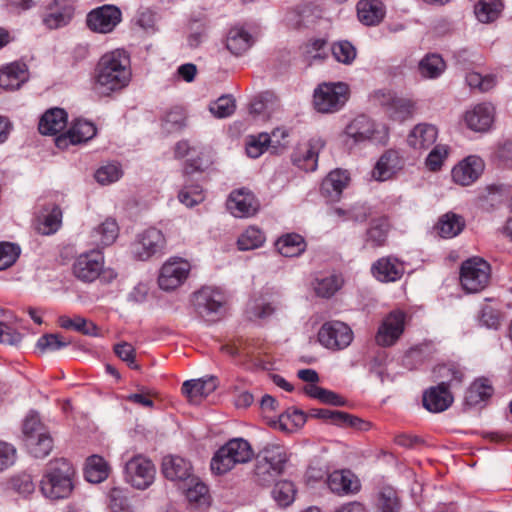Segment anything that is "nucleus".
Instances as JSON below:
<instances>
[{
    "instance_id": "nucleus-55",
    "label": "nucleus",
    "mask_w": 512,
    "mask_h": 512,
    "mask_svg": "<svg viewBox=\"0 0 512 512\" xmlns=\"http://www.w3.org/2000/svg\"><path fill=\"white\" fill-rule=\"evenodd\" d=\"M434 375L441 382H446L447 389L453 382L460 383L464 377L461 368L455 364H442L434 368Z\"/></svg>"
},
{
    "instance_id": "nucleus-8",
    "label": "nucleus",
    "mask_w": 512,
    "mask_h": 512,
    "mask_svg": "<svg viewBox=\"0 0 512 512\" xmlns=\"http://www.w3.org/2000/svg\"><path fill=\"white\" fill-rule=\"evenodd\" d=\"M124 475L134 488L144 490L154 482L156 468L149 458L139 454L126 462Z\"/></svg>"
},
{
    "instance_id": "nucleus-36",
    "label": "nucleus",
    "mask_w": 512,
    "mask_h": 512,
    "mask_svg": "<svg viewBox=\"0 0 512 512\" xmlns=\"http://www.w3.org/2000/svg\"><path fill=\"white\" fill-rule=\"evenodd\" d=\"M67 125V113L61 108H52L46 111L40 119L39 131L44 135H54L62 131Z\"/></svg>"
},
{
    "instance_id": "nucleus-58",
    "label": "nucleus",
    "mask_w": 512,
    "mask_h": 512,
    "mask_svg": "<svg viewBox=\"0 0 512 512\" xmlns=\"http://www.w3.org/2000/svg\"><path fill=\"white\" fill-rule=\"evenodd\" d=\"M449 147L444 144L436 145L427 155L425 165L431 172H437L441 170L445 160L449 155Z\"/></svg>"
},
{
    "instance_id": "nucleus-39",
    "label": "nucleus",
    "mask_w": 512,
    "mask_h": 512,
    "mask_svg": "<svg viewBox=\"0 0 512 512\" xmlns=\"http://www.w3.org/2000/svg\"><path fill=\"white\" fill-rule=\"evenodd\" d=\"M110 473L108 462L99 455L87 458L84 468L85 479L90 483H100L107 479Z\"/></svg>"
},
{
    "instance_id": "nucleus-5",
    "label": "nucleus",
    "mask_w": 512,
    "mask_h": 512,
    "mask_svg": "<svg viewBox=\"0 0 512 512\" xmlns=\"http://www.w3.org/2000/svg\"><path fill=\"white\" fill-rule=\"evenodd\" d=\"M350 89L344 82H323L313 93V106L319 113H335L349 99Z\"/></svg>"
},
{
    "instance_id": "nucleus-59",
    "label": "nucleus",
    "mask_w": 512,
    "mask_h": 512,
    "mask_svg": "<svg viewBox=\"0 0 512 512\" xmlns=\"http://www.w3.org/2000/svg\"><path fill=\"white\" fill-rule=\"evenodd\" d=\"M10 487L23 497H28L35 491V484L32 476L28 473L15 475L10 479Z\"/></svg>"
},
{
    "instance_id": "nucleus-34",
    "label": "nucleus",
    "mask_w": 512,
    "mask_h": 512,
    "mask_svg": "<svg viewBox=\"0 0 512 512\" xmlns=\"http://www.w3.org/2000/svg\"><path fill=\"white\" fill-rule=\"evenodd\" d=\"M28 79L27 67L14 62L0 69V87L6 90L18 89Z\"/></svg>"
},
{
    "instance_id": "nucleus-13",
    "label": "nucleus",
    "mask_w": 512,
    "mask_h": 512,
    "mask_svg": "<svg viewBox=\"0 0 512 512\" xmlns=\"http://www.w3.org/2000/svg\"><path fill=\"white\" fill-rule=\"evenodd\" d=\"M193 305L201 317L219 314L226 303L224 292L216 287L205 286L193 294Z\"/></svg>"
},
{
    "instance_id": "nucleus-12",
    "label": "nucleus",
    "mask_w": 512,
    "mask_h": 512,
    "mask_svg": "<svg viewBox=\"0 0 512 512\" xmlns=\"http://www.w3.org/2000/svg\"><path fill=\"white\" fill-rule=\"evenodd\" d=\"M407 315L401 310L390 312L381 322L375 341L382 347L394 345L404 332Z\"/></svg>"
},
{
    "instance_id": "nucleus-46",
    "label": "nucleus",
    "mask_w": 512,
    "mask_h": 512,
    "mask_svg": "<svg viewBox=\"0 0 512 512\" xmlns=\"http://www.w3.org/2000/svg\"><path fill=\"white\" fill-rule=\"evenodd\" d=\"M445 62L438 54H429L419 63V72L425 78H437L445 70Z\"/></svg>"
},
{
    "instance_id": "nucleus-56",
    "label": "nucleus",
    "mask_w": 512,
    "mask_h": 512,
    "mask_svg": "<svg viewBox=\"0 0 512 512\" xmlns=\"http://www.w3.org/2000/svg\"><path fill=\"white\" fill-rule=\"evenodd\" d=\"M208 26V20L205 15L198 18H191L189 22L188 44L190 47H197L202 42Z\"/></svg>"
},
{
    "instance_id": "nucleus-15",
    "label": "nucleus",
    "mask_w": 512,
    "mask_h": 512,
    "mask_svg": "<svg viewBox=\"0 0 512 512\" xmlns=\"http://www.w3.org/2000/svg\"><path fill=\"white\" fill-rule=\"evenodd\" d=\"M121 11L113 5H104L87 15V25L95 32L110 33L121 21Z\"/></svg>"
},
{
    "instance_id": "nucleus-52",
    "label": "nucleus",
    "mask_w": 512,
    "mask_h": 512,
    "mask_svg": "<svg viewBox=\"0 0 512 512\" xmlns=\"http://www.w3.org/2000/svg\"><path fill=\"white\" fill-rule=\"evenodd\" d=\"M122 175L121 165L118 162H109L96 170L95 179L101 185H109L118 181Z\"/></svg>"
},
{
    "instance_id": "nucleus-42",
    "label": "nucleus",
    "mask_w": 512,
    "mask_h": 512,
    "mask_svg": "<svg viewBox=\"0 0 512 512\" xmlns=\"http://www.w3.org/2000/svg\"><path fill=\"white\" fill-rule=\"evenodd\" d=\"M25 446L33 457L44 458L51 452L53 440L48 432H40L25 439Z\"/></svg>"
},
{
    "instance_id": "nucleus-29",
    "label": "nucleus",
    "mask_w": 512,
    "mask_h": 512,
    "mask_svg": "<svg viewBox=\"0 0 512 512\" xmlns=\"http://www.w3.org/2000/svg\"><path fill=\"white\" fill-rule=\"evenodd\" d=\"M327 486L337 495L355 493L360 488L358 478L350 470H336L327 477Z\"/></svg>"
},
{
    "instance_id": "nucleus-17",
    "label": "nucleus",
    "mask_w": 512,
    "mask_h": 512,
    "mask_svg": "<svg viewBox=\"0 0 512 512\" xmlns=\"http://www.w3.org/2000/svg\"><path fill=\"white\" fill-rule=\"evenodd\" d=\"M323 147L324 142L320 138H312L299 144L292 154L293 164L306 172L315 171L318 164V155Z\"/></svg>"
},
{
    "instance_id": "nucleus-20",
    "label": "nucleus",
    "mask_w": 512,
    "mask_h": 512,
    "mask_svg": "<svg viewBox=\"0 0 512 512\" xmlns=\"http://www.w3.org/2000/svg\"><path fill=\"white\" fill-rule=\"evenodd\" d=\"M162 473L165 478L180 486L195 476L191 462L177 455H168L163 458Z\"/></svg>"
},
{
    "instance_id": "nucleus-30",
    "label": "nucleus",
    "mask_w": 512,
    "mask_h": 512,
    "mask_svg": "<svg viewBox=\"0 0 512 512\" xmlns=\"http://www.w3.org/2000/svg\"><path fill=\"white\" fill-rule=\"evenodd\" d=\"M183 489L188 505L191 509H206L210 505V496L207 486L196 476L180 486Z\"/></svg>"
},
{
    "instance_id": "nucleus-61",
    "label": "nucleus",
    "mask_w": 512,
    "mask_h": 512,
    "mask_svg": "<svg viewBox=\"0 0 512 512\" xmlns=\"http://www.w3.org/2000/svg\"><path fill=\"white\" fill-rule=\"evenodd\" d=\"M20 255L19 246L9 243H0V270H5L12 266Z\"/></svg>"
},
{
    "instance_id": "nucleus-51",
    "label": "nucleus",
    "mask_w": 512,
    "mask_h": 512,
    "mask_svg": "<svg viewBox=\"0 0 512 512\" xmlns=\"http://www.w3.org/2000/svg\"><path fill=\"white\" fill-rule=\"evenodd\" d=\"M306 422L305 414L297 409H288L279 416V427L285 432H293Z\"/></svg>"
},
{
    "instance_id": "nucleus-62",
    "label": "nucleus",
    "mask_w": 512,
    "mask_h": 512,
    "mask_svg": "<svg viewBox=\"0 0 512 512\" xmlns=\"http://www.w3.org/2000/svg\"><path fill=\"white\" fill-rule=\"evenodd\" d=\"M466 82L470 88L486 92L494 87L495 78L492 75L482 76L477 72H470L466 75Z\"/></svg>"
},
{
    "instance_id": "nucleus-41",
    "label": "nucleus",
    "mask_w": 512,
    "mask_h": 512,
    "mask_svg": "<svg viewBox=\"0 0 512 512\" xmlns=\"http://www.w3.org/2000/svg\"><path fill=\"white\" fill-rule=\"evenodd\" d=\"M493 394V387L486 378L475 380L465 394L467 404L476 406L490 398Z\"/></svg>"
},
{
    "instance_id": "nucleus-64",
    "label": "nucleus",
    "mask_w": 512,
    "mask_h": 512,
    "mask_svg": "<svg viewBox=\"0 0 512 512\" xmlns=\"http://www.w3.org/2000/svg\"><path fill=\"white\" fill-rule=\"evenodd\" d=\"M179 201L188 207L200 203L204 196L200 186L184 187L178 194Z\"/></svg>"
},
{
    "instance_id": "nucleus-35",
    "label": "nucleus",
    "mask_w": 512,
    "mask_h": 512,
    "mask_svg": "<svg viewBox=\"0 0 512 512\" xmlns=\"http://www.w3.org/2000/svg\"><path fill=\"white\" fill-rule=\"evenodd\" d=\"M349 180L347 171L341 169L331 171L322 182L321 192L325 197L336 200L347 187Z\"/></svg>"
},
{
    "instance_id": "nucleus-57",
    "label": "nucleus",
    "mask_w": 512,
    "mask_h": 512,
    "mask_svg": "<svg viewBox=\"0 0 512 512\" xmlns=\"http://www.w3.org/2000/svg\"><path fill=\"white\" fill-rule=\"evenodd\" d=\"M331 51L336 61L346 65L351 64L357 55L356 48L346 40L335 42Z\"/></svg>"
},
{
    "instance_id": "nucleus-43",
    "label": "nucleus",
    "mask_w": 512,
    "mask_h": 512,
    "mask_svg": "<svg viewBox=\"0 0 512 512\" xmlns=\"http://www.w3.org/2000/svg\"><path fill=\"white\" fill-rule=\"evenodd\" d=\"M464 226L465 222L461 216L447 213L439 219L436 229L441 237L453 238L463 230Z\"/></svg>"
},
{
    "instance_id": "nucleus-53",
    "label": "nucleus",
    "mask_w": 512,
    "mask_h": 512,
    "mask_svg": "<svg viewBox=\"0 0 512 512\" xmlns=\"http://www.w3.org/2000/svg\"><path fill=\"white\" fill-rule=\"evenodd\" d=\"M296 489L292 482L284 480L276 483L272 490V497L279 506H289L295 498Z\"/></svg>"
},
{
    "instance_id": "nucleus-26",
    "label": "nucleus",
    "mask_w": 512,
    "mask_h": 512,
    "mask_svg": "<svg viewBox=\"0 0 512 512\" xmlns=\"http://www.w3.org/2000/svg\"><path fill=\"white\" fill-rule=\"evenodd\" d=\"M47 204L48 203L44 198H40L37 202V207L42 208V210L38 212L37 216V229L43 235L55 233L62 223L61 209L55 204H52L51 207H46Z\"/></svg>"
},
{
    "instance_id": "nucleus-54",
    "label": "nucleus",
    "mask_w": 512,
    "mask_h": 512,
    "mask_svg": "<svg viewBox=\"0 0 512 512\" xmlns=\"http://www.w3.org/2000/svg\"><path fill=\"white\" fill-rule=\"evenodd\" d=\"M269 134L260 133L258 135H249L245 141L246 153L250 158H258L265 151L269 150Z\"/></svg>"
},
{
    "instance_id": "nucleus-9",
    "label": "nucleus",
    "mask_w": 512,
    "mask_h": 512,
    "mask_svg": "<svg viewBox=\"0 0 512 512\" xmlns=\"http://www.w3.org/2000/svg\"><path fill=\"white\" fill-rule=\"evenodd\" d=\"M190 271L189 261L180 257H171L159 270L158 285L164 291H173L185 283Z\"/></svg>"
},
{
    "instance_id": "nucleus-31",
    "label": "nucleus",
    "mask_w": 512,
    "mask_h": 512,
    "mask_svg": "<svg viewBox=\"0 0 512 512\" xmlns=\"http://www.w3.org/2000/svg\"><path fill=\"white\" fill-rule=\"evenodd\" d=\"M356 9L359 21L365 26L379 25L386 15V7L381 0H360Z\"/></svg>"
},
{
    "instance_id": "nucleus-4",
    "label": "nucleus",
    "mask_w": 512,
    "mask_h": 512,
    "mask_svg": "<svg viewBox=\"0 0 512 512\" xmlns=\"http://www.w3.org/2000/svg\"><path fill=\"white\" fill-rule=\"evenodd\" d=\"M254 455L250 443L243 438H233L220 447L211 460V471L223 475L237 464L249 462Z\"/></svg>"
},
{
    "instance_id": "nucleus-16",
    "label": "nucleus",
    "mask_w": 512,
    "mask_h": 512,
    "mask_svg": "<svg viewBox=\"0 0 512 512\" xmlns=\"http://www.w3.org/2000/svg\"><path fill=\"white\" fill-rule=\"evenodd\" d=\"M228 211L238 218L253 216L259 209V203L254 194L246 189L233 190L226 202Z\"/></svg>"
},
{
    "instance_id": "nucleus-45",
    "label": "nucleus",
    "mask_w": 512,
    "mask_h": 512,
    "mask_svg": "<svg viewBox=\"0 0 512 512\" xmlns=\"http://www.w3.org/2000/svg\"><path fill=\"white\" fill-rule=\"evenodd\" d=\"M264 242V233L259 228L250 226L238 237L237 247L241 251L253 250L261 247Z\"/></svg>"
},
{
    "instance_id": "nucleus-22",
    "label": "nucleus",
    "mask_w": 512,
    "mask_h": 512,
    "mask_svg": "<svg viewBox=\"0 0 512 512\" xmlns=\"http://www.w3.org/2000/svg\"><path fill=\"white\" fill-rule=\"evenodd\" d=\"M495 117V109L490 103H479L464 114L466 126L475 132L488 131Z\"/></svg>"
},
{
    "instance_id": "nucleus-19",
    "label": "nucleus",
    "mask_w": 512,
    "mask_h": 512,
    "mask_svg": "<svg viewBox=\"0 0 512 512\" xmlns=\"http://www.w3.org/2000/svg\"><path fill=\"white\" fill-rule=\"evenodd\" d=\"M97 128L93 122L85 119L75 120L68 131L56 139L57 147L64 149L69 144L86 143L96 136Z\"/></svg>"
},
{
    "instance_id": "nucleus-18",
    "label": "nucleus",
    "mask_w": 512,
    "mask_h": 512,
    "mask_svg": "<svg viewBox=\"0 0 512 512\" xmlns=\"http://www.w3.org/2000/svg\"><path fill=\"white\" fill-rule=\"evenodd\" d=\"M484 167V161L479 156L470 155L453 167L451 176L456 184L469 186L480 177Z\"/></svg>"
},
{
    "instance_id": "nucleus-37",
    "label": "nucleus",
    "mask_w": 512,
    "mask_h": 512,
    "mask_svg": "<svg viewBox=\"0 0 512 512\" xmlns=\"http://www.w3.org/2000/svg\"><path fill=\"white\" fill-rule=\"evenodd\" d=\"M252 35L242 26L232 27L226 37V48L234 55H242L253 45Z\"/></svg>"
},
{
    "instance_id": "nucleus-48",
    "label": "nucleus",
    "mask_w": 512,
    "mask_h": 512,
    "mask_svg": "<svg viewBox=\"0 0 512 512\" xmlns=\"http://www.w3.org/2000/svg\"><path fill=\"white\" fill-rule=\"evenodd\" d=\"M343 285V278L340 275L332 274L316 279L314 284L315 293L319 297L330 298Z\"/></svg>"
},
{
    "instance_id": "nucleus-24",
    "label": "nucleus",
    "mask_w": 512,
    "mask_h": 512,
    "mask_svg": "<svg viewBox=\"0 0 512 512\" xmlns=\"http://www.w3.org/2000/svg\"><path fill=\"white\" fill-rule=\"evenodd\" d=\"M375 97L379 98L382 105H386L390 117L398 121H404L415 111V103L408 98L392 96L390 92H376Z\"/></svg>"
},
{
    "instance_id": "nucleus-63",
    "label": "nucleus",
    "mask_w": 512,
    "mask_h": 512,
    "mask_svg": "<svg viewBox=\"0 0 512 512\" xmlns=\"http://www.w3.org/2000/svg\"><path fill=\"white\" fill-rule=\"evenodd\" d=\"M288 131L284 128H276L269 135V151L273 154L281 153L288 144Z\"/></svg>"
},
{
    "instance_id": "nucleus-28",
    "label": "nucleus",
    "mask_w": 512,
    "mask_h": 512,
    "mask_svg": "<svg viewBox=\"0 0 512 512\" xmlns=\"http://www.w3.org/2000/svg\"><path fill=\"white\" fill-rule=\"evenodd\" d=\"M438 129L429 123H419L413 127L407 136L409 147L416 151H425L437 140Z\"/></svg>"
},
{
    "instance_id": "nucleus-40",
    "label": "nucleus",
    "mask_w": 512,
    "mask_h": 512,
    "mask_svg": "<svg viewBox=\"0 0 512 512\" xmlns=\"http://www.w3.org/2000/svg\"><path fill=\"white\" fill-rule=\"evenodd\" d=\"M275 246L284 257H297L305 251L306 242L300 234L289 233L280 237Z\"/></svg>"
},
{
    "instance_id": "nucleus-21",
    "label": "nucleus",
    "mask_w": 512,
    "mask_h": 512,
    "mask_svg": "<svg viewBox=\"0 0 512 512\" xmlns=\"http://www.w3.org/2000/svg\"><path fill=\"white\" fill-rule=\"evenodd\" d=\"M371 273L380 282H396L404 275L405 264L393 256L382 257L372 264Z\"/></svg>"
},
{
    "instance_id": "nucleus-60",
    "label": "nucleus",
    "mask_w": 512,
    "mask_h": 512,
    "mask_svg": "<svg viewBox=\"0 0 512 512\" xmlns=\"http://www.w3.org/2000/svg\"><path fill=\"white\" fill-rule=\"evenodd\" d=\"M235 108V101L231 96H221L209 106L210 112L217 118L229 117Z\"/></svg>"
},
{
    "instance_id": "nucleus-3",
    "label": "nucleus",
    "mask_w": 512,
    "mask_h": 512,
    "mask_svg": "<svg viewBox=\"0 0 512 512\" xmlns=\"http://www.w3.org/2000/svg\"><path fill=\"white\" fill-rule=\"evenodd\" d=\"M289 459L287 448L279 443H268L259 452L255 465L256 481L267 485L275 480L285 468Z\"/></svg>"
},
{
    "instance_id": "nucleus-49",
    "label": "nucleus",
    "mask_w": 512,
    "mask_h": 512,
    "mask_svg": "<svg viewBox=\"0 0 512 512\" xmlns=\"http://www.w3.org/2000/svg\"><path fill=\"white\" fill-rule=\"evenodd\" d=\"M486 301L488 303H485L480 310L479 322L487 328L497 329L502 320L500 305L498 303L493 304V301L489 299H486Z\"/></svg>"
},
{
    "instance_id": "nucleus-47",
    "label": "nucleus",
    "mask_w": 512,
    "mask_h": 512,
    "mask_svg": "<svg viewBox=\"0 0 512 512\" xmlns=\"http://www.w3.org/2000/svg\"><path fill=\"white\" fill-rule=\"evenodd\" d=\"M389 231V223L386 218L374 221L366 234V243L373 248L385 244Z\"/></svg>"
},
{
    "instance_id": "nucleus-1",
    "label": "nucleus",
    "mask_w": 512,
    "mask_h": 512,
    "mask_svg": "<svg viewBox=\"0 0 512 512\" xmlns=\"http://www.w3.org/2000/svg\"><path fill=\"white\" fill-rule=\"evenodd\" d=\"M131 78L130 58L123 49L105 53L95 69L93 90L99 95L108 96L126 87Z\"/></svg>"
},
{
    "instance_id": "nucleus-2",
    "label": "nucleus",
    "mask_w": 512,
    "mask_h": 512,
    "mask_svg": "<svg viewBox=\"0 0 512 512\" xmlns=\"http://www.w3.org/2000/svg\"><path fill=\"white\" fill-rule=\"evenodd\" d=\"M76 471L72 463L64 458L50 461L40 480V492L50 500L68 498L75 485Z\"/></svg>"
},
{
    "instance_id": "nucleus-23",
    "label": "nucleus",
    "mask_w": 512,
    "mask_h": 512,
    "mask_svg": "<svg viewBox=\"0 0 512 512\" xmlns=\"http://www.w3.org/2000/svg\"><path fill=\"white\" fill-rule=\"evenodd\" d=\"M315 417L340 427H351L358 431H368L371 428V424L366 420L328 408L316 410Z\"/></svg>"
},
{
    "instance_id": "nucleus-14",
    "label": "nucleus",
    "mask_w": 512,
    "mask_h": 512,
    "mask_svg": "<svg viewBox=\"0 0 512 512\" xmlns=\"http://www.w3.org/2000/svg\"><path fill=\"white\" fill-rule=\"evenodd\" d=\"M75 13V0H51L42 13V23L48 29L68 25Z\"/></svg>"
},
{
    "instance_id": "nucleus-38",
    "label": "nucleus",
    "mask_w": 512,
    "mask_h": 512,
    "mask_svg": "<svg viewBox=\"0 0 512 512\" xmlns=\"http://www.w3.org/2000/svg\"><path fill=\"white\" fill-rule=\"evenodd\" d=\"M375 124L368 117L361 115L353 119L346 127L345 133L355 143H361L374 137Z\"/></svg>"
},
{
    "instance_id": "nucleus-11",
    "label": "nucleus",
    "mask_w": 512,
    "mask_h": 512,
    "mask_svg": "<svg viewBox=\"0 0 512 512\" xmlns=\"http://www.w3.org/2000/svg\"><path fill=\"white\" fill-rule=\"evenodd\" d=\"M104 262V255L99 249L81 253L72 265L73 275L84 283H91L100 276Z\"/></svg>"
},
{
    "instance_id": "nucleus-50",
    "label": "nucleus",
    "mask_w": 512,
    "mask_h": 512,
    "mask_svg": "<svg viewBox=\"0 0 512 512\" xmlns=\"http://www.w3.org/2000/svg\"><path fill=\"white\" fill-rule=\"evenodd\" d=\"M377 507L380 512H399L401 504L396 490L390 486L383 487L378 494Z\"/></svg>"
},
{
    "instance_id": "nucleus-33",
    "label": "nucleus",
    "mask_w": 512,
    "mask_h": 512,
    "mask_svg": "<svg viewBox=\"0 0 512 512\" xmlns=\"http://www.w3.org/2000/svg\"><path fill=\"white\" fill-rule=\"evenodd\" d=\"M119 234L117 222L112 218H107L98 227L90 233L89 243L96 249H101L115 242Z\"/></svg>"
},
{
    "instance_id": "nucleus-7",
    "label": "nucleus",
    "mask_w": 512,
    "mask_h": 512,
    "mask_svg": "<svg viewBox=\"0 0 512 512\" xmlns=\"http://www.w3.org/2000/svg\"><path fill=\"white\" fill-rule=\"evenodd\" d=\"M166 248V238L163 232L150 227L139 233L131 245L133 257L140 261H147L155 256H161Z\"/></svg>"
},
{
    "instance_id": "nucleus-25",
    "label": "nucleus",
    "mask_w": 512,
    "mask_h": 512,
    "mask_svg": "<svg viewBox=\"0 0 512 512\" xmlns=\"http://www.w3.org/2000/svg\"><path fill=\"white\" fill-rule=\"evenodd\" d=\"M404 166V160L396 150H387L376 162L372 177L377 181H386L392 178Z\"/></svg>"
},
{
    "instance_id": "nucleus-27",
    "label": "nucleus",
    "mask_w": 512,
    "mask_h": 512,
    "mask_svg": "<svg viewBox=\"0 0 512 512\" xmlns=\"http://www.w3.org/2000/svg\"><path fill=\"white\" fill-rule=\"evenodd\" d=\"M215 377L187 380L182 385V393L192 404H200L217 388Z\"/></svg>"
},
{
    "instance_id": "nucleus-6",
    "label": "nucleus",
    "mask_w": 512,
    "mask_h": 512,
    "mask_svg": "<svg viewBox=\"0 0 512 512\" xmlns=\"http://www.w3.org/2000/svg\"><path fill=\"white\" fill-rule=\"evenodd\" d=\"M490 265L479 257L464 261L460 270V282L463 289L469 293L483 290L490 280Z\"/></svg>"
},
{
    "instance_id": "nucleus-32",
    "label": "nucleus",
    "mask_w": 512,
    "mask_h": 512,
    "mask_svg": "<svg viewBox=\"0 0 512 512\" xmlns=\"http://www.w3.org/2000/svg\"><path fill=\"white\" fill-rule=\"evenodd\" d=\"M453 402V397L447 389L446 382H440L436 387L427 390L423 395V405L431 412H442Z\"/></svg>"
},
{
    "instance_id": "nucleus-44",
    "label": "nucleus",
    "mask_w": 512,
    "mask_h": 512,
    "mask_svg": "<svg viewBox=\"0 0 512 512\" xmlns=\"http://www.w3.org/2000/svg\"><path fill=\"white\" fill-rule=\"evenodd\" d=\"M503 4L500 0H479L474 8L477 19L482 23H491L501 14Z\"/></svg>"
},
{
    "instance_id": "nucleus-10",
    "label": "nucleus",
    "mask_w": 512,
    "mask_h": 512,
    "mask_svg": "<svg viewBox=\"0 0 512 512\" xmlns=\"http://www.w3.org/2000/svg\"><path fill=\"white\" fill-rule=\"evenodd\" d=\"M353 340L351 328L341 321L325 322L318 332L319 343L330 350H342L348 347Z\"/></svg>"
}]
</instances>
